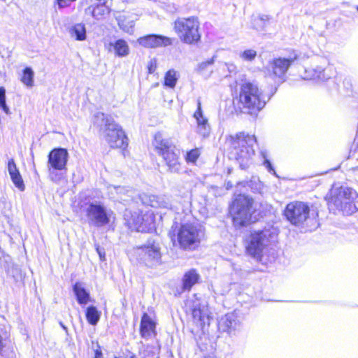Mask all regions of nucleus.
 <instances>
[{"label": "nucleus", "instance_id": "29", "mask_svg": "<svg viewBox=\"0 0 358 358\" xmlns=\"http://www.w3.org/2000/svg\"><path fill=\"white\" fill-rule=\"evenodd\" d=\"M69 34L72 38L77 41H84L86 39V29L83 23H78L69 29Z\"/></svg>", "mask_w": 358, "mask_h": 358}, {"label": "nucleus", "instance_id": "8", "mask_svg": "<svg viewBox=\"0 0 358 358\" xmlns=\"http://www.w3.org/2000/svg\"><path fill=\"white\" fill-rule=\"evenodd\" d=\"M157 154L165 161L169 171L171 173H179L181 165L179 162V152L176 146L168 139H164L160 134L155 136L153 142Z\"/></svg>", "mask_w": 358, "mask_h": 358}, {"label": "nucleus", "instance_id": "30", "mask_svg": "<svg viewBox=\"0 0 358 358\" xmlns=\"http://www.w3.org/2000/svg\"><path fill=\"white\" fill-rule=\"evenodd\" d=\"M101 313L95 306H91L87 308L86 318L92 325H96L100 319Z\"/></svg>", "mask_w": 358, "mask_h": 358}, {"label": "nucleus", "instance_id": "16", "mask_svg": "<svg viewBox=\"0 0 358 358\" xmlns=\"http://www.w3.org/2000/svg\"><path fill=\"white\" fill-rule=\"evenodd\" d=\"M153 222V213L147 212L144 214H139L134 212L131 214V220L129 221L130 227L137 231H145Z\"/></svg>", "mask_w": 358, "mask_h": 358}, {"label": "nucleus", "instance_id": "40", "mask_svg": "<svg viewBox=\"0 0 358 358\" xmlns=\"http://www.w3.org/2000/svg\"><path fill=\"white\" fill-rule=\"evenodd\" d=\"M157 60L155 59H151L148 64V73H153L157 69Z\"/></svg>", "mask_w": 358, "mask_h": 358}, {"label": "nucleus", "instance_id": "24", "mask_svg": "<svg viewBox=\"0 0 358 358\" xmlns=\"http://www.w3.org/2000/svg\"><path fill=\"white\" fill-rule=\"evenodd\" d=\"M199 278L200 275L195 269L187 271L182 278V291H189L198 282Z\"/></svg>", "mask_w": 358, "mask_h": 358}, {"label": "nucleus", "instance_id": "4", "mask_svg": "<svg viewBox=\"0 0 358 358\" xmlns=\"http://www.w3.org/2000/svg\"><path fill=\"white\" fill-rule=\"evenodd\" d=\"M256 209L254 200L245 194H238L234 199L230 206V214L235 227H246L255 221L253 214Z\"/></svg>", "mask_w": 358, "mask_h": 358}, {"label": "nucleus", "instance_id": "46", "mask_svg": "<svg viewBox=\"0 0 358 358\" xmlns=\"http://www.w3.org/2000/svg\"><path fill=\"white\" fill-rule=\"evenodd\" d=\"M204 358H215L214 356H208L205 357Z\"/></svg>", "mask_w": 358, "mask_h": 358}, {"label": "nucleus", "instance_id": "11", "mask_svg": "<svg viewBox=\"0 0 358 358\" xmlns=\"http://www.w3.org/2000/svg\"><path fill=\"white\" fill-rule=\"evenodd\" d=\"M85 212L90 224L100 227L110 222L112 212L108 210L101 203H90Z\"/></svg>", "mask_w": 358, "mask_h": 358}, {"label": "nucleus", "instance_id": "45", "mask_svg": "<svg viewBox=\"0 0 358 358\" xmlns=\"http://www.w3.org/2000/svg\"><path fill=\"white\" fill-rule=\"evenodd\" d=\"M354 173L355 176H358V167L354 169Z\"/></svg>", "mask_w": 358, "mask_h": 358}, {"label": "nucleus", "instance_id": "25", "mask_svg": "<svg viewBox=\"0 0 358 358\" xmlns=\"http://www.w3.org/2000/svg\"><path fill=\"white\" fill-rule=\"evenodd\" d=\"M109 12V8L106 6L105 2L97 3L96 6H90L85 10L86 15H90L96 20H99L103 15Z\"/></svg>", "mask_w": 358, "mask_h": 358}, {"label": "nucleus", "instance_id": "21", "mask_svg": "<svg viewBox=\"0 0 358 358\" xmlns=\"http://www.w3.org/2000/svg\"><path fill=\"white\" fill-rule=\"evenodd\" d=\"M194 117L196 120V132L203 136L207 138L210 133V126L208 119L203 115L201 109V103L199 100L197 101V109L194 113Z\"/></svg>", "mask_w": 358, "mask_h": 358}, {"label": "nucleus", "instance_id": "39", "mask_svg": "<svg viewBox=\"0 0 358 358\" xmlns=\"http://www.w3.org/2000/svg\"><path fill=\"white\" fill-rule=\"evenodd\" d=\"M263 155V157L264 159V162H263V164L264 166L266 167V169L270 172V173H272L273 174L275 175V171L271 163V162L266 157V155L264 154H262Z\"/></svg>", "mask_w": 358, "mask_h": 358}, {"label": "nucleus", "instance_id": "37", "mask_svg": "<svg viewBox=\"0 0 358 358\" xmlns=\"http://www.w3.org/2000/svg\"><path fill=\"white\" fill-rule=\"evenodd\" d=\"M200 155L199 150L198 149H193L188 152L186 155V160L188 162H195Z\"/></svg>", "mask_w": 358, "mask_h": 358}, {"label": "nucleus", "instance_id": "44", "mask_svg": "<svg viewBox=\"0 0 358 358\" xmlns=\"http://www.w3.org/2000/svg\"><path fill=\"white\" fill-rule=\"evenodd\" d=\"M123 2H126V3H136L137 2L138 0H122Z\"/></svg>", "mask_w": 358, "mask_h": 358}, {"label": "nucleus", "instance_id": "9", "mask_svg": "<svg viewBox=\"0 0 358 358\" xmlns=\"http://www.w3.org/2000/svg\"><path fill=\"white\" fill-rule=\"evenodd\" d=\"M284 215L290 224L298 227H307L314 220L309 206L306 203L298 201L287 205Z\"/></svg>", "mask_w": 358, "mask_h": 358}, {"label": "nucleus", "instance_id": "27", "mask_svg": "<svg viewBox=\"0 0 358 358\" xmlns=\"http://www.w3.org/2000/svg\"><path fill=\"white\" fill-rule=\"evenodd\" d=\"M73 290L80 305H86L90 301L89 292L86 291L80 282H76L73 287Z\"/></svg>", "mask_w": 358, "mask_h": 358}, {"label": "nucleus", "instance_id": "35", "mask_svg": "<svg viewBox=\"0 0 358 358\" xmlns=\"http://www.w3.org/2000/svg\"><path fill=\"white\" fill-rule=\"evenodd\" d=\"M109 191L112 195L116 194L117 196H117V199H123V198L122 196V194H124L125 193L129 194V193L131 192V190L127 189H125V187H120V186H118V187L111 186L109 187Z\"/></svg>", "mask_w": 358, "mask_h": 358}, {"label": "nucleus", "instance_id": "36", "mask_svg": "<svg viewBox=\"0 0 358 358\" xmlns=\"http://www.w3.org/2000/svg\"><path fill=\"white\" fill-rule=\"evenodd\" d=\"M257 57V52L255 50H245L240 54V57L245 61H252Z\"/></svg>", "mask_w": 358, "mask_h": 358}, {"label": "nucleus", "instance_id": "31", "mask_svg": "<svg viewBox=\"0 0 358 358\" xmlns=\"http://www.w3.org/2000/svg\"><path fill=\"white\" fill-rule=\"evenodd\" d=\"M270 17L267 15H259L253 19V27L259 31L265 30Z\"/></svg>", "mask_w": 358, "mask_h": 358}, {"label": "nucleus", "instance_id": "22", "mask_svg": "<svg viewBox=\"0 0 358 358\" xmlns=\"http://www.w3.org/2000/svg\"><path fill=\"white\" fill-rule=\"evenodd\" d=\"M8 170L12 182L14 183L15 186L20 191H24L25 185L13 159H10L8 161Z\"/></svg>", "mask_w": 358, "mask_h": 358}, {"label": "nucleus", "instance_id": "7", "mask_svg": "<svg viewBox=\"0 0 358 358\" xmlns=\"http://www.w3.org/2000/svg\"><path fill=\"white\" fill-rule=\"evenodd\" d=\"M345 215H351L358 210V194L351 188L341 187L333 189L330 205Z\"/></svg>", "mask_w": 358, "mask_h": 358}, {"label": "nucleus", "instance_id": "17", "mask_svg": "<svg viewBox=\"0 0 358 358\" xmlns=\"http://www.w3.org/2000/svg\"><path fill=\"white\" fill-rule=\"evenodd\" d=\"M333 76L332 67L328 66H315L306 69L304 71L303 79L305 80H318L325 81L329 80Z\"/></svg>", "mask_w": 358, "mask_h": 358}, {"label": "nucleus", "instance_id": "38", "mask_svg": "<svg viewBox=\"0 0 358 358\" xmlns=\"http://www.w3.org/2000/svg\"><path fill=\"white\" fill-rule=\"evenodd\" d=\"M214 62H215V57H213L211 59L200 63L198 65L197 71L199 72L203 71L204 70H206L208 68V66L213 65L214 64Z\"/></svg>", "mask_w": 358, "mask_h": 358}, {"label": "nucleus", "instance_id": "15", "mask_svg": "<svg viewBox=\"0 0 358 358\" xmlns=\"http://www.w3.org/2000/svg\"><path fill=\"white\" fill-rule=\"evenodd\" d=\"M137 42L145 48H157L172 45L173 40L162 35L150 34L140 37Z\"/></svg>", "mask_w": 358, "mask_h": 358}, {"label": "nucleus", "instance_id": "28", "mask_svg": "<svg viewBox=\"0 0 358 358\" xmlns=\"http://www.w3.org/2000/svg\"><path fill=\"white\" fill-rule=\"evenodd\" d=\"M110 46L113 47L115 55L120 57H127L130 52L129 45L124 39H118L114 43H110Z\"/></svg>", "mask_w": 358, "mask_h": 358}, {"label": "nucleus", "instance_id": "42", "mask_svg": "<svg viewBox=\"0 0 358 358\" xmlns=\"http://www.w3.org/2000/svg\"><path fill=\"white\" fill-rule=\"evenodd\" d=\"M94 358H102V353L100 350H96Z\"/></svg>", "mask_w": 358, "mask_h": 358}, {"label": "nucleus", "instance_id": "34", "mask_svg": "<svg viewBox=\"0 0 358 358\" xmlns=\"http://www.w3.org/2000/svg\"><path fill=\"white\" fill-rule=\"evenodd\" d=\"M0 108L6 114L10 115V111L6 102V90L0 87Z\"/></svg>", "mask_w": 358, "mask_h": 358}, {"label": "nucleus", "instance_id": "26", "mask_svg": "<svg viewBox=\"0 0 358 358\" xmlns=\"http://www.w3.org/2000/svg\"><path fill=\"white\" fill-rule=\"evenodd\" d=\"M220 325L224 331L230 333L235 330L239 326V322L236 319V316L233 313L227 314L224 317L221 319Z\"/></svg>", "mask_w": 358, "mask_h": 358}, {"label": "nucleus", "instance_id": "2", "mask_svg": "<svg viewBox=\"0 0 358 358\" xmlns=\"http://www.w3.org/2000/svg\"><path fill=\"white\" fill-rule=\"evenodd\" d=\"M169 236L175 246L192 251L199 247L203 234L197 225L185 223L175 227L173 226Z\"/></svg>", "mask_w": 358, "mask_h": 358}, {"label": "nucleus", "instance_id": "14", "mask_svg": "<svg viewBox=\"0 0 358 358\" xmlns=\"http://www.w3.org/2000/svg\"><path fill=\"white\" fill-rule=\"evenodd\" d=\"M187 306L190 308L194 322L198 327L202 328L206 323H209L208 308L198 299L192 302L189 301Z\"/></svg>", "mask_w": 358, "mask_h": 358}, {"label": "nucleus", "instance_id": "10", "mask_svg": "<svg viewBox=\"0 0 358 358\" xmlns=\"http://www.w3.org/2000/svg\"><path fill=\"white\" fill-rule=\"evenodd\" d=\"M199 25L196 17L178 18L174 22V30L181 41L187 44H193L201 38Z\"/></svg>", "mask_w": 358, "mask_h": 358}, {"label": "nucleus", "instance_id": "5", "mask_svg": "<svg viewBox=\"0 0 358 358\" xmlns=\"http://www.w3.org/2000/svg\"><path fill=\"white\" fill-rule=\"evenodd\" d=\"M268 99L266 100V96L256 84L247 81L241 85L239 100L245 113L256 115L265 106Z\"/></svg>", "mask_w": 358, "mask_h": 358}, {"label": "nucleus", "instance_id": "47", "mask_svg": "<svg viewBox=\"0 0 358 358\" xmlns=\"http://www.w3.org/2000/svg\"><path fill=\"white\" fill-rule=\"evenodd\" d=\"M229 187H230V185H227V189H229Z\"/></svg>", "mask_w": 358, "mask_h": 358}, {"label": "nucleus", "instance_id": "12", "mask_svg": "<svg viewBox=\"0 0 358 358\" xmlns=\"http://www.w3.org/2000/svg\"><path fill=\"white\" fill-rule=\"evenodd\" d=\"M68 157V152L64 148H55L49 153L48 165H50V176L52 181H57L58 176L51 169L59 171L66 169Z\"/></svg>", "mask_w": 358, "mask_h": 358}, {"label": "nucleus", "instance_id": "49", "mask_svg": "<svg viewBox=\"0 0 358 358\" xmlns=\"http://www.w3.org/2000/svg\"><path fill=\"white\" fill-rule=\"evenodd\" d=\"M357 10H358V7H357Z\"/></svg>", "mask_w": 358, "mask_h": 358}, {"label": "nucleus", "instance_id": "1", "mask_svg": "<svg viewBox=\"0 0 358 358\" xmlns=\"http://www.w3.org/2000/svg\"><path fill=\"white\" fill-rule=\"evenodd\" d=\"M94 124L99 127L101 136L112 148H125L128 139L114 119L103 113L98 112L94 116Z\"/></svg>", "mask_w": 358, "mask_h": 358}, {"label": "nucleus", "instance_id": "43", "mask_svg": "<svg viewBox=\"0 0 358 358\" xmlns=\"http://www.w3.org/2000/svg\"><path fill=\"white\" fill-rule=\"evenodd\" d=\"M97 252H98V253L99 255V257H100L101 259H104L105 253L102 252L99 248H97Z\"/></svg>", "mask_w": 358, "mask_h": 358}, {"label": "nucleus", "instance_id": "33", "mask_svg": "<svg viewBox=\"0 0 358 358\" xmlns=\"http://www.w3.org/2000/svg\"><path fill=\"white\" fill-rule=\"evenodd\" d=\"M34 76L33 70L30 67H26L23 71L21 81L27 87H31L34 85Z\"/></svg>", "mask_w": 358, "mask_h": 358}, {"label": "nucleus", "instance_id": "18", "mask_svg": "<svg viewBox=\"0 0 358 358\" xmlns=\"http://www.w3.org/2000/svg\"><path fill=\"white\" fill-rule=\"evenodd\" d=\"M141 255H143L144 263L150 267L157 266L161 262V253L159 247L152 245L141 248Z\"/></svg>", "mask_w": 358, "mask_h": 358}, {"label": "nucleus", "instance_id": "20", "mask_svg": "<svg viewBox=\"0 0 358 358\" xmlns=\"http://www.w3.org/2000/svg\"><path fill=\"white\" fill-rule=\"evenodd\" d=\"M113 15L119 27L124 32L132 34L134 32V22L137 20L136 17L129 15L124 11L115 10Z\"/></svg>", "mask_w": 358, "mask_h": 358}, {"label": "nucleus", "instance_id": "23", "mask_svg": "<svg viewBox=\"0 0 358 358\" xmlns=\"http://www.w3.org/2000/svg\"><path fill=\"white\" fill-rule=\"evenodd\" d=\"M155 323L150 317L144 313L141 322V334L143 338H149L155 334Z\"/></svg>", "mask_w": 358, "mask_h": 358}, {"label": "nucleus", "instance_id": "48", "mask_svg": "<svg viewBox=\"0 0 358 358\" xmlns=\"http://www.w3.org/2000/svg\"><path fill=\"white\" fill-rule=\"evenodd\" d=\"M229 187H230V185H227V189H229Z\"/></svg>", "mask_w": 358, "mask_h": 358}, {"label": "nucleus", "instance_id": "6", "mask_svg": "<svg viewBox=\"0 0 358 358\" xmlns=\"http://www.w3.org/2000/svg\"><path fill=\"white\" fill-rule=\"evenodd\" d=\"M276 238L277 233L274 229L254 231L250 236L247 252L257 261H262L264 252Z\"/></svg>", "mask_w": 358, "mask_h": 358}, {"label": "nucleus", "instance_id": "3", "mask_svg": "<svg viewBox=\"0 0 358 358\" xmlns=\"http://www.w3.org/2000/svg\"><path fill=\"white\" fill-rule=\"evenodd\" d=\"M230 146L231 155L235 158L242 169L248 168L252 163L255 155L253 146L256 143L255 136L237 134L230 136L227 139Z\"/></svg>", "mask_w": 358, "mask_h": 358}, {"label": "nucleus", "instance_id": "19", "mask_svg": "<svg viewBox=\"0 0 358 358\" xmlns=\"http://www.w3.org/2000/svg\"><path fill=\"white\" fill-rule=\"evenodd\" d=\"M139 198L142 203L145 206L164 208H169L171 207L170 199L165 195L157 196L143 193L139 196Z\"/></svg>", "mask_w": 358, "mask_h": 358}, {"label": "nucleus", "instance_id": "13", "mask_svg": "<svg viewBox=\"0 0 358 358\" xmlns=\"http://www.w3.org/2000/svg\"><path fill=\"white\" fill-rule=\"evenodd\" d=\"M298 59V55L293 51L287 58L278 57L270 61L268 69L274 76L282 79L292 63Z\"/></svg>", "mask_w": 358, "mask_h": 358}, {"label": "nucleus", "instance_id": "32", "mask_svg": "<svg viewBox=\"0 0 358 358\" xmlns=\"http://www.w3.org/2000/svg\"><path fill=\"white\" fill-rule=\"evenodd\" d=\"M178 79V76L176 71L174 69H170L165 74L164 85L170 88H174Z\"/></svg>", "mask_w": 358, "mask_h": 358}, {"label": "nucleus", "instance_id": "41", "mask_svg": "<svg viewBox=\"0 0 358 358\" xmlns=\"http://www.w3.org/2000/svg\"><path fill=\"white\" fill-rule=\"evenodd\" d=\"M225 66L227 68V70L229 71V73H234L236 71V66L233 64H225Z\"/></svg>", "mask_w": 358, "mask_h": 358}]
</instances>
